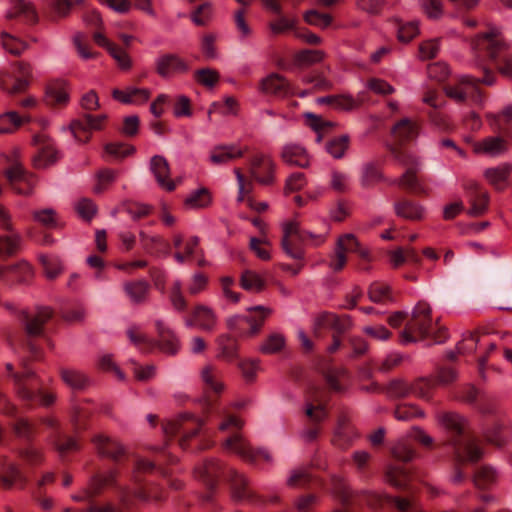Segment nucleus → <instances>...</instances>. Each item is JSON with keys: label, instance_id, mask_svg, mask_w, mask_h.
I'll return each mask as SVG.
<instances>
[{"label": "nucleus", "instance_id": "f257e3e1", "mask_svg": "<svg viewBox=\"0 0 512 512\" xmlns=\"http://www.w3.org/2000/svg\"><path fill=\"white\" fill-rule=\"evenodd\" d=\"M106 456L113 458L116 462L124 460L129 461V466L134 475L135 487L124 488L118 486L116 476L113 472L108 474L94 475L88 486L83 488L80 492L73 494L72 499L77 502H88L87 509L72 510L70 508L64 509L63 512H121V510L112 505L107 504L98 506L94 503L93 499L101 492L104 487H116L119 497L123 505L128 506L134 499L138 500H161L162 495L152 480H142V474H160L164 477L168 476L169 471L162 466L163 461L174 463L177 458L170 453H162L156 460L150 461L137 456L129 458L127 450H103Z\"/></svg>", "mask_w": 512, "mask_h": 512}, {"label": "nucleus", "instance_id": "f03ea898", "mask_svg": "<svg viewBox=\"0 0 512 512\" xmlns=\"http://www.w3.org/2000/svg\"><path fill=\"white\" fill-rule=\"evenodd\" d=\"M195 476L205 485L208 492L204 496L206 501L212 499V492L220 480L230 484L231 496L234 501L252 504H264L267 500L252 491L246 478L234 469L223 466L215 460H205L195 468Z\"/></svg>", "mask_w": 512, "mask_h": 512}, {"label": "nucleus", "instance_id": "7ed1b4c3", "mask_svg": "<svg viewBox=\"0 0 512 512\" xmlns=\"http://www.w3.org/2000/svg\"><path fill=\"white\" fill-rule=\"evenodd\" d=\"M437 421L453 433L457 437L456 444L464 448H482L486 444L501 447L509 444V432L498 425L472 428L463 416L451 411L438 413Z\"/></svg>", "mask_w": 512, "mask_h": 512}, {"label": "nucleus", "instance_id": "20e7f679", "mask_svg": "<svg viewBox=\"0 0 512 512\" xmlns=\"http://www.w3.org/2000/svg\"><path fill=\"white\" fill-rule=\"evenodd\" d=\"M436 327L431 319V309L427 303L419 302L412 311L411 319L407 322L405 329L401 332L403 343L416 342L418 339L431 337L435 342L441 343L447 337L443 330V336H436Z\"/></svg>", "mask_w": 512, "mask_h": 512}, {"label": "nucleus", "instance_id": "39448f33", "mask_svg": "<svg viewBox=\"0 0 512 512\" xmlns=\"http://www.w3.org/2000/svg\"><path fill=\"white\" fill-rule=\"evenodd\" d=\"M480 81L486 85H493L495 83V77L491 73H486L482 79L461 76L455 84H450L445 87V93L448 97L457 102L471 99L475 103L482 104L483 96L478 87V82Z\"/></svg>", "mask_w": 512, "mask_h": 512}, {"label": "nucleus", "instance_id": "423d86ee", "mask_svg": "<svg viewBox=\"0 0 512 512\" xmlns=\"http://www.w3.org/2000/svg\"><path fill=\"white\" fill-rule=\"evenodd\" d=\"M206 420L191 412H182L162 422V431L166 436H177L179 440L188 439L198 434Z\"/></svg>", "mask_w": 512, "mask_h": 512}, {"label": "nucleus", "instance_id": "0eeeda50", "mask_svg": "<svg viewBox=\"0 0 512 512\" xmlns=\"http://www.w3.org/2000/svg\"><path fill=\"white\" fill-rule=\"evenodd\" d=\"M396 463L390 465L385 473V478L392 486L403 489L412 490L411 470L407 467V463L414 457L416 450H391Z\"/></svg>", "mask_w": 512, "mask_h": 512}, {"label": "nucleus", "instance_id": "6e6552de", "mask_svg": "<svg viewBox=\"0 0 512 512\" xmlns=\"http://www.w3.org/2000/svg\"><path fill=\"white\" fill-rule=\"evenodd\" d=\"M307 237L316 238V245L324 241L322 236H315L310 232L302 231L297 221H289L284 223L283 238L281 243L284 252L293 259H303L304 251L297 243L304 242Z\"/></svg>", "mask_w": 512, "mask_h": 512}, {"label": "nucleus", "instance_id": "1a4fd4ad", "mask_svg": "<svg viewBox=\"0 0 512 512\" xmlns=\"http://www.w3.org/2000/svg\"><path fill=\"white\" fill-rule=\"evenodd\" d=\"M31 76L30 65L17 62L11 70L0 72V87L10 95L22 93L28 88Z\"/></svg>", "mask_w": 512, "mask_h": 512}, {"label": "nucleus", "instance_id": "9d476101", "mask_svg": "<svg viewBox=\"0 0 512 512\" xmlns=\"http://www.w3.org/2000/svg\"><path fill=\"white\" fill-rule=\"evenodd\" d=\"M388 148L396 161L407 166L406 172L400 178L395 180L394 183L416 194L426 193L425 188L418 182L416 177V166L418 164L416 158L393 145H389Z\"/></svg>", "mask_w": 512, "mask_h": 512}, {"label": "nucleus", "instance_id": "9b49d317", "mask_svg": "<svg viewBox=\"0 0 512 512\" xmlns=\"http://www.w3.org/2000/svg\"><path fill=\"white\" fill-rule=\"evenodd\" d=\"M52 310L47 306H37L34 310H22L19 313V321L30 337L40 336L43 333L44 324L51 319Z\"/></svg>", "mask_w": 512, "mask_h": 512}, {"label": "nucleus", "instance_id": "f8f14e48", "mask_svg": "<svg viewBox=\"0 0 512 512\" xmlns=\"http://www.w3.org/2000/svg\"><path fill=\"white\" fill-rule=\"evenodd\" d=\"M5 176L11 188L18 194L29 195L32 193L36 180L34 175L28 173L20 163H12L6 169Z\"/></svg>", "mask_w": 512, "mask_h": 512}, {"label": "nucleus", "instance_id": "ddd939ff", "mask_svg": "<svg viewBox=\"0 0 512 512\" xmlns=\"http://www.w3.org/2000/svg\"><path fill=\"white\" fill-rule=\"evenodd\" d=\"M249 173L261 184H270L274 179L275 164L267 154L257 153L249 159Z\"/></svg>", "mask_w": 512, "mask_h": 512}, {"label": "nucleus", "instance_id": "4468645a", "mask_svg": "<svg viewBox=\"0 0 512 512\" xmlns=\"http://www.w3.org/2000/svg\"><path fill=\"white\" fill-rule=\"evenodd\" d=\"M185 325L212 333L218 325V316L211 307L199 304L191 311V316L185 320Z\"/></svg>", "mask_w": 512, "mask_h": 512}, {"label": "nucleus", "instance_id": "2eb2a0df", "mask_svg": "<svg viewBox=\"0 0 512 512\" xmlns=\"http://www.w3.org/2000/svg\"><path fill=\"white\" fill-rule=\"evenodd\" d=\"M155 70L163 78H171L189 71L188 63L177 54L164 53L155 59Z\"/></svg>", "mask_w": 512, "mask_h": 512}, {"label": "nucleus", "instance_id": "dca6fc26", "mask_svg": "<svg viewBox=\"0 0 512 512\" xmlns=\"http://www.w3.org/2000/svg\"><path fill=\"white\" fill-rule=\"evenodd\" d=\"M473 47L479 51H487L490 58L496 60L501 51L505 49L506 43L501 37V31L492 27L475 38Z\"/></svg>", "mask_w": 512, "mask_h": 512}, {"label": "nucleus", "instance_id": "f3484780", "mask_svg": "<svg viewBox=\"0 0 512 512\" xmlns=\"http://www.w3.org/2000/svg\"><path fill=\"white\" fill-rule=\"evenodd\" d=\"M465 190L470 203L467 213L470 216L477 217L483 215L488 208L489 195L482 190L476 181L469 180L465 184Z\"/></svg>", "mask_w": 512, "mask_h": 512}, {"label": "nucleus", "instance_id": "a211bd4d", "mask_svg": "<svg viewBox=\"0 0 512 512\" xmlns=\"http://www.w3.org/2000/svg\"><path fill=\"white\" fill-rule=\"evenodd\" d=\"M16 482L20 483L21 488L26 484L23 469L19 464L0 459V485L5 489H11Z\"/></svg>", "mask_w": 512, "mask_h": 512}, {"label": "nucleus", "instance_id": "6ab92c4d", "mask_svg": "<svg viewBox=\"0 0 512 512\" xmlns=\"http://www.w3.org/2000/svg\"><path fill=\"white\" fill-rule=\"evenodd\" d=\"M287 485L292 488H313L322 487L324 482L312 472V467H299L291 471Z\"/></svg>", "mask_w": 512, "mask_h": 512}, {"label": "nucleus", "instance_id": "aec40b11", "mask_svg": "<svg viewBox=\"0 0 512 512\" xmlns=\"http://www.w3.org/2000/svg\"><path fill=\"white\" fill-rule=\"evenodd\" d=\"M246 311L248 314L244 315V321L249 325V329H247L246 334L247 337L250 338L260 332L266 319L272 314V309L267 306L256 305L248 307Z\"/></svg>", "mask_w": 512, "mask_h": 512}, {"label": "nucleus", "instance_id": "412c9836", "mask_svg": "<svg viewBox=\"0 0 512 512\" xmlns=\"http://www.w3.org/2000/svg\"><path fill=\"white\" fill-rule=\"evenodd\" d=\"M33 372L30 370H25L23 374H15L14 379L17 385V390L19 396L27 401L38 400L42 405L48 406L54 402V395L49 393L42 392H33L29 387L25 384V378L32 376Z\"/></svg>", "mask_w": 512, "mask_h": 512}, {"label": "nucleus", "instance_id": "4be33fe9", "mask_svg": "<svg viewBox=\"0 0 512 512\" xmlns=\"http://www.w3.org/2000/svg\"><path fill=\"white\" fill-rule=\"evenodd\" d=\"M483 456V450H454L453 461L455 472L453 475V482L460 483L465 478V474L461 468L465 465L474 464L478 462Z\"/></svg>", "mask_w": 512, "mask_h": 512}, {"label": "nucleus", "instance_id": "5701e85b", "mask_svg": "<svg viewBox=\"0 0 512 512\" xmlns=\"http://www.w3.org/2000/svg\"><path fill=\"white\" fill-rule=\"evenodd\" d=\"M106 119V115L101 114L98 116H93L89 113L85 114L81 119H76L71 122L70 129L74 135V137L78 141H87L89 136L85 139H82L79 135L80 132H90L93 130H100L103 126V123Z\"/></svg>", "mask_w": 512, "mask_h": 512}, {"label": "nucleus", "instance_id": "b1692460", "mask_svg": "<svg viewBox=\"0 0 512 512\" xmlns=\"http://www.w3.org/2000/svg\"><path fill=\"white\" fill-rule=\"evenodd\" d=\"M155 325L159 335V349L168 355L177 354L180 342L173 330L162 320H157Z\"/></svg>", "mask_w": 512, "mask_h": 512}, {"label": "nucleus", "instance_id": "393cba45", "mask_svg": "<svg viewBox=\"0 0 512 512\" xmlns=\"http://www.w3.org/2000/svg\"><path fill=\"white\" fill-rule=\"evenodd\" d=\"M507 150V142L503 136H489L473 144V151L476 154H483L490 157H497Z\"/></svg>", "mask_w": 512, "mask_h": 512}, {"label": "nucleus", "instance_id": "a878e982", "mask_svg": "<svg viewBox=\"0 0 512 512\" xmlns=\"http://www.w3.org/2000/svg\"><path fill=\"white\" fill-rule=\"evenodd\" d=\"M59 152L51 140H43L39 143L38 151L33 157V165L37 169L47 168L59 159Z\"/></svg>", "mask_w": 512, "mask_h": 512}, {"label": "nucleus", "instance_id": "bb28decb", "mask_svg": "<svg viewBox=\"0 0 512 512\" xmlns=\"http://www.w3.org/2000/svg\"><path fill=\"white\" fill-rule=\"evenodd\" d=\"M281 158L289 165H295L302 168H306L310 164V156L306 148L295 143H289L283 146Z\"/></svg>", "mask_w": 512, "mask_h": 512}, {"label": "nucleus", "instance_id": "cd10ccee", "mask_svg": "<svg viewBox=\"0 0 512 512\" xmlns=\"http://www.w3.org/2000/svg\"><path fill=\"white\" fill-rule=\"evenodd\" d=\"M199 378L204 388L214 394H221L225 385L220 379V371L213 364H205L199 371Z\"/></svg>", "mask_w": 512, "mask_h": 512}, {"label": "nucleus", "instance_id": "c85d7f7f", "mask_svg": "<svg viewBox=\"0 0 512 512\" xmlns=\"http://www.w3.org/2000/svg\"><path fill=\"white\" fill-rule=\"evenodd\" d=\"M150 170L156 178L158 184L167 191H173L176 188L174 181L168 180L169 165L167 160L159 155L152 157L150 161Z\"/></svg>", "mask_w": 512, "mask_h": 512}, {"label": "nucleus", "instance_id": "c756f323", "mask_svg": "<svg viewBox=\"0 0 512 512\" xmlns=\"http://www.w3.org/2000/svg\"><path fill=\"white\" fill-rule=\"evenodd\" d=\"M122 288L132 304H142L147 301L150 284L144 279L125 281Z\"/></svg>", "mask_w": 512, "mask_h": 512}, {"label": "nucleus", "instance_id": "7c9ffc66", "mask_svg": "<svg viewBox=\"0 0 512 512\" xmlns=\"http://www.w3.org/2000/svg\"><path fill=\"white\" fill-rule=\"evenodd\" d=\"M261 90L264 93L284 97L291 93V88L287 80L277 74L272 73L261 81Z\"/></svg>", "mask_w": 512, "mask_h": 512}, {"label": "nucleus", "instance_id": "2f4dec72", "mask_svg": "<svg viewBox=\"0 0 512 512\" xmlns=\"http://www.w3.org/2000/svg\"><path fill=\"white\" fill-rule=\"evenodd\" d=\"M486 119L493 131L506 135L512 122V104L506 105L498 113H487Z\"/></svg>", "mask_w": 512, "mask_h": 512}, {"label": "nucleus", "instance_id": "473e14b6", "mask_svg": "<svg viewBox=\"0 0 512 512\" xmlns=\"http://www.w3.org/2000/svg\"><path fill=\"white\" fill-rule=\"evenodd\" d=\"M8 234H0V258H8L15 255L22 246V236L14 230L11 223V230H6Z\"/></svg>", "mask_w": 512, "mask_h": 512}, {"label": "nucleus", "instance_id": "72a5a7b5", "mask_svg": "<svg viewBox=\"0 0 512 512\" xmlns=\"http://www.w3.org/2000/svg\"><path fill=\"white\" fill-rule=\"evenodd\" d=\"M112 96L124 104L140 105L149 99L150 92L147 89L129 87L126 90L114 89Z\"/></svg>", "mask_w": 512, "mask_h": 512}, {"label": "nucleus", "instance_id": "f704fd0d", "mask_svg": "<svg viewBox=\"0 0 512 512\" xmlns=\"http://www.w3.org/2000/svg\"><path fill=\"white\" fill-rule=\"evenodd\" d=\"M394 209L397 216L412 221L421 220L425 215V208L409 199L395 202Z\"/></svg>", "mask_w": 512, "mask_h": 512}, {"label": "nucleus", "instance_id": "c9c22d12", "mask_svg": "<svg viewBox=\"0 0 512 512\" xmlns=\"http://www.w3.org/2000/svg\"><path fill=\"white\" fill-rule=\"evenodd\" d=\"M246 151V148L242 149L235 145L218 146L211 151L209 159L215 165H223L243 156Z\"/></svg>", "mask_w": 512, "mask_h": 512}, {"label": "nucleus", "instance_id": "e433bc0d", "mask_svg": "<svg viewBox=\"0 0 512 512\" xmlns=\"http://www.w3.org/2000/svg\"><path fill=\"white\" fill-rule=\"evenodd\" d=\"M392 135L399 143L411 141L418 135V126L409 118H404L393 127Z\"/></svg>", "mask_w": 512, "mask_h": 512}, {"label": "nucleus", "instance_id": "4c0bfd02", "mask_svg": "<svg viewBox=\"0 0 512 512\" xmlns=\"http://www.w3.org/2000/svg\"><path fill=\"white\" fill-rule=\"evenodd\" d=\"M319 325L332 328L337 333L342 334L350 329L352 320L348 315L338 316L332 313H325L318 318Z\"/></svg>", "mask_w": 512, "mask_h": 512}, {"label": "nucleus", "instance_id": "58836bf2", "mask_svg": "<svg viewBox=\"0 0 512 512\" xmlns=\"http://www.w3.org/2000/svg\"><path fill=\"white\" fill-rule=\"evenodd\" d=\"M46 100L50 104H66L69 101L67 83L63 80L49 83L46 88Z\"/></svg>", "mask_w": 512, "mask_h": 512}, {"label": "nucleus", "instance_id": "ea45409f", "mask_svg": "<svg viewBox=\"0 0 512 512\" xmlns=\"http://www.w3.org/2000/svg\"><path fill=\"white\" fill-rule=\"evenodd\" d=\"M511 169L508 165L488 168L484 172L486 180L498 190L505 188Z\"/></svg>", "mask_w": 512, "mask_h": 512}, {"label": "nucleus", "instance_id": "a19ab883", "mask_svg": "<svg viewBox=\"0 0 512 512\" xmlns=\"http://www.w3.org/2000/svg\"><path fill=\"white\" fill-rule=\"evenodd\" d=\"M320 105H329L339 110H352L358 107V102L349 95H329L317 98Z\"/></svg>", "mask_w": 512, "mask_h": 512}, {"label": "nucleus", "instance_id": "79ce46f5", "mask_svg": "<svg viewBox=\"0 0 512 512\" xmlns=\"http://www.w3.org/2000/svg\"><path fill=\"white\" fill-rule=\"evenodd\" d=\"M12 11L7 14L8 18L23 16L27 22L36 23L38 16L31 2L26 0H12Z\"/></svg>", "mask_w": 512, "mask_h": 512}, {"label": "nucleus", "instance_id": "37998d69", "mask_svg": "<svg viewBox=\"0 0 512 512\" xmlns=\"http://www.w3.org/2000/svg\"><path fill=\"white\" fill-rule=\"evenodd\" d=\"M242 460L257 468H264L272 462L267 450H236Z\"/></svg>", "mask_w": 512, "mask_h": 512}, {"label": "nucleus", "instance_id": "c03bdc74", "mask_svg": "<svg viewBox=\"0 0 512 512\" xmlns=\"http://www.w3.org/2000/svg\"><path fill=\"white\" fill-rule=\"evenodd\" d=\"M62 381L72 389H83L88 383V377L81 371L76 369L62 368L60 370Z\"/></svg>", "mask_w": 512, "mask_h": 512}, {"label": "nucleus", "instance_id": "a18cd8bd", "mask_svg": "<svg viewBox=\"0 0 512 512\" xmlns=\"http://www.w3.org/2000/svg\"><path fill=\"white\" fill-rule=\"evenodd\" d=\"M286 344V339L283 334L273 332L269 334L259 346V352L262 354H276L281 352Z\"/></svg>", "mask_w": 512, "mask_h": 512}, {"label": "nucleus", "instance_id": "49530a36", "mask_svg": "<svg viewBox=\"0 0 512 512\" xmlns=\"http://www.w3.org/2000/svg\"><path fill=\"white\" fill-rule=\"evenodd\" d=\"M27 118L17 112L10 111L0 115V134L12 133L17 130Z\"/></svg>", "mask_w": 512, "mask_h": 512}, {"label": "nucleus", "instance_id": "de8ad7c7", "mask_svg": "<svg viewBox=\"0 0 512 512\" xmlns=\"http://www.w3.org/2000/svg\"><path fill=\"white\" fill-rule=\"evenodd\" d=\"M497 480V473L491 466H480L474 474V484L477 488L485 489L494 484Z\"/></svg>", "mask_w": 512, "mask_h": 512}, {"label": "nucleus", "instance_id": "09e8293b", "mask_svg": "<svg viewBox=\"0 0 512 512\" xmlns=\"http://www.w3.org/2000/svg\"><path fill=\"white\" fill-rule=\"evenodd\" d=\"M39 261L43 266L44 273L48 279L57 278L63 271L61 260L53 255H40Z\"/></svg>", "mask_w": 512, "mask_h": 512}, {"label": "nucleus", "instance_id": "8fccbe9b", "mask_svg": "<svg viewBox=\"0 0 512 512\" xmlns=\"http://www.w3.org/2000/svg\"><path fill=\"white\" fill-rule=\"evenodd\" d=\"M211 197L207 189L200 188L191 192L185 199V206L188 209H200L207 207Z\"/></svg>", "mask_w": 512, "mask_h": 512}, {"label": "nucleus", "instance_id": "3c124183", "mask_svg": "<svg viewBox=\"0 0 512 512\" xmlns=\"http://www.w3.org/2000/svg\"><path fill=\"white\" fill-rule=\"evenodd\" d=\"M369 299L375 303H383L392 299L391 289L387 284L375 282L368 290Z\"/></svg>", "mask_w": 512, "mask_h": 512}, {"label": "nucleus", "instance_id": "603ef678", "mask_svg": "<svg viewBox=\"0 0 512 512\" xmlns=\"http://www.w3.org/2000/svg\"><path fill=\"white\" fill-rule=\"evenodd\" d=\"M349 144L347 135H342L331 139L326 144V151L334 158L340 159L344 156Z\"/></svg>", "mask_w": 512, "mask_h": 512}, {"label": "nucleus", "instance_id": "864d4df0", "mask_svg": "<svg viewBox=\"0 0 512 512\" xmlns=\"http://www.w3.org/2000/svg\"><path fill=\"white\" fill-rule=\"evenodd\" d=\"M118 176V172L113 169H103L97 174V181L94 186V191L96 193H101L105 191L110 185H112Z\"/></svg>", "mask_w": 512, "mask_h": 512}, {"label": "nucleus", "instance_id": "5fc2aeb1", "mask_svg": "<svg viewBox=\"0 0 512 512\" xmlns=\"http://www.w3.org/2000/svg\"><path fill=\"white\" fill-rule=\"evenodd\" d=\"M382 179V174L373 163H366L361 169V183L363 186H370Z\"/></svg>", "mask_w": 512, "mask_h": 512}, {"label": "nucleus", "instance_id": "6e6d98bb", "mask_svg": "<svg viewBox=\"0 0 512 512\" xmlns=\"http://www.w3.org/2000/svg\"><path fill=\"white\" fill-rule=\"evenodd\" d=\"M419 33L418 21L399 22L397 26L398 39L409 42Z\"/></svg>", "mask_w": 512, "mask_h": 512}, {"label": "nucleus", "instance_id": "4d7b16f0", "mask_svg": "<svg viewBox=\"0 0 512 512\" xmlns=\"http://www.w3.org/2000/svg\"><path fill=\"white\" fill-rule=\"evenodd\" d=\"M241 286L247 291H261L264 287L263 279L252 271H245L241 276Z\"/></svg>", "mask_w": 512, "mask_h": 512}, {"label": "nucleus", "instance_id": "13d9d810", "mask_svg": "<svg viewBox=\"0 0 512 512\" xmlns=\"http://www.w3.org/2000/svg\"><path fill=\"white\" fill-rule=\"evenodd\" d=\"M34 221L45 226L46 228H54L57 226L56 213L51 208L35 210L32 213Z\"/></svg>", "mask_w": 512, "mask_h": 512}, {"label": "nucleus", "instance_id": "bf43d9fd", "mask_svg": "<svg viewBox=\"0 0 512 512\" xmlns=\"http://www.w3.org/2000/svg\"><path fill=\"white\" fill-rule=\"evenodd\" d=\"M395 417L401 421H408L416 417H422L424 412L415 405L404 404L396 408Z\"/></svg>", "mask_w": 512, "mask_h": 512}, {"label": "nucleus", "instance_id": "052dcab7", "mask_svg": "<svg viewBox=\"0 0 512 512\" xmlns=\"http://www.w3.org/2000/svg\"><path fill=\"white\" fill-rule=\"evenodd\" d=\"M2 45L6 51L13 55H20L26 49V44L23 41L6 32L2 33Z\"/></svg>", "mask_w": 512, "mask_h": 512}, {"label": "nucleus", "instance_id": "680f3d73", "mask_svg": "<svg viewBox=\"0 0 512 512\" xmlns=\"http://www.w3.org/2000/svg\"><path fill=\"white\" fill-rule=\"evenodd\" d=\"M195 79L201 85L212 88L218 82L219 74L210 68H203L195 72Z\"/></svg>", "mask_w": 512, "mask_h": 512}, {"label": "nucleus", "instance_id": "e2e57ef3", "mask_svg": "<svg viewBox=\"0 0 512 512\" xmlns=\"http://www.w3.org/2000/svg\"><path fill=\"white\" fill-rule=\"evenodd\" d=\"M347 376V371L344 368H333L329 370L326 375L329 386L335 391H342L344 386L341 381Z\"/></svg>", "mask_w": 512, "mask_h": 512}, {"label": "nucleus", "instance_id": "0e129e2a", "mask_svg": "<svg viewBox=\"0 0 512 512\" xmlns=\"http://www.w3.org/2000/svg\"><path fill=\"white\" fill-rule=\"evenodd\" d=\"M324 57L321 50H302L296 54V62L300 65H310L320 62Z\"/></svg>", "mask_w": 512, "mask_h": 512}, {"label": "nucleus", "instance_id": "69168bd1", "mask_svg": "<svg viewBox=\"0 0 512 512\" xmlns=\"http://www.w3.org/2000/svg\"><path fill=\"white\" fill-rule=\"evenodd\" d=\"M238 367L241 370L244 379L251 382L256 378L259 370V361L255 359L243 360L238 363Z\"/></svg>", "mask_w": 512, "mask_h": 512}, {"label": "nucleus", "instance_id": "338daca9", "mask_svg": "<svg viewBox=\"0 0 512 512\" xmlns=\"http://www.w3.org/2000/svg\"><path fill=\"white\" fill-rule=\"evenodd\" d=\"M122 210L133 220H139L150 213V206L141 203H128L123 205Z\"/></svg>", "mask_w": 512, "mask_h": 512}, {"label": "nucleus", "instance_id": "774afa93", "mask_svg": "<svg viewBox=\"0 0 512 512\" xmlns=\"http://www.w3.org/2000/svg\"><path fill=\"white\" fill-rule=\"evenodd\" d=\"M234 283V279L230 276H224L220 279L223 297L232 303H238L240 300V294L232 290Z\"/></svg>", "mask_w": 512, "mask_h": 512}]
</instances>
